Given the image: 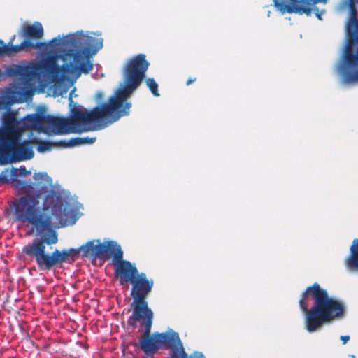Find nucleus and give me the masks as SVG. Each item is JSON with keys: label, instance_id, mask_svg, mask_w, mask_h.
Masks as SVG:
<instances>
[{"label": "nucleus", "instance_id": "nucleus-5", "mask_svg": "<svg viewBox=\"0 0 358 358\" xmlns=\"http://www.w3.org/2000/svg\"><path fill=\"white\" fill-rule=\"evenodd\" d=\"M124 82L125 86L119 88L115 95L108 99V103L90 110L94 122V125L89 129L90 131L104 128L106 126V123H103L105 119H107L110 123H113L120 117L129 115L131 104L127 101V99L138 85H134L129 80H124Z\"/></svg>", "mask_w": 358, "mask_h": 358}, {"label": "nucleus", "instance_id": "nucleus-30", "mask_svg": "<svg viewBox=\"0 0 358 358\" xmlns=\"http://www.w3.org/2000/svg\"><path fill=\"white\" fill-rule=\"evenodd\" d=\"M357 2H358V0H357Z\"/></svg>", "mask_w": 358, "mask_h": 358}, {"label": "nucleus", "instance_id": "nucleus-8", "mask_svg": "<svg viewBox=\"0 0 358 358\" xmlns=\"http://www.w3.org/2000/svg\"><path fill=\"white\" fill-rule=\"evenodd\" d=\"M131 296L133 299L131 306L133 312L131 315L136 320L145 315L153 314L152 310L148 307L146 301L147 297L151 292L154 281L148 279L145 273H139L131 282Z\"/></svg>", "mask_w": 358, "mask_h": 358}, {"label": "nucleus", "instance_id": "nucleus-24", "mask_svg": "<svg viewBox=\"0 0 358 358\" xmlns=\"http://www.w3.org/2000/svg\"><path fill=\"white\" fill-rule=\"evenodd\" d=\"M19 171H20V176H27L31 173V172L29 171H28L26 169V167L24 166H20L19 169Z\"/></svg>", "mask_w": 358, "mask_h": 358}, {"label": "nucleus", "instance_id": "nucleus-2", "mask_svg": "<svg viewBox=\"0 0 358 358\" xmlns=\"http://www.w3.org/2000/svg\"><path fill=\"white\" fill-rule=\"evenodd\" d=\"M39 203V194H26L13 201L10 208L17 221L31 224L39 234L48 232L47 236L35 238L26 245L22 252L35 259L40 270L50 271L64 262L74 261L79 250L71 248L55 249L51 253L45 252L46 245H51L58 242V234L52 229V216L43 213Z\"/></svg>", "mask_w": 358, "mask_h": 358}, {"label": "nucleus", "instance_id": "nucleus-16", "mask_svg": "<svg viewBox=\"0 0 358 358\" xmlns=\"http://www.w3.org/2000/svg\"><path fill=\"white\" fill-rule=\"evenodd\" d=\"M22 36L24 40L31 41V39H40L43 36V28L40 22H34L31 25H26L22 28Z\"/></svg>", "mask_w": 358, "mask_h": 358}, {"label": "nucleus", "instance_id": "nucleus-26", "mask_svg": "<svg viewBox=\"0 0 358 358\" xmlns=\"http://www.w3.org/2000/svg\"><path fill=\"white\" fill-rule=\"evenodd\" d=\"M0 182H8L7 176L3 173H1L0 174Z\"/></svg>", "mask_w": 358, "mask_h": 358}, {"label": "nucleus", "instance_id": "nucleus-15", "mask_svg": "<svg viewBox=\"0 0 358 358\" xmlns=\"http://www.w3.org/2000/svg\"><path fill=\"white\" fill-rule=\"evenodd\" d=\"M344 264L349 271H358V238L353 240Z\"/></svg>", "mask_w": 358, "mask_h": 358}, {"label": "nucleus", "instance_id": "nucleus-19", "mask_svg": "<svg viewBox=\"0 0 358 358\" xmlns=\"http://www.w3.org/2000/svg\"><path fill=\"white\" fill-rule=\"evenodd\" d=\"M96 137H76L72 138L69 141H60L58 144L64 148L67 147H74L77 145H84V144H92L96 141Z\"/></svg>", "mask_w": 358, "mask_h": 358}, {"label": "nucleus", "instance_id": "nucleus-1", "mask_svg": "<svg viewBox=\"0 0 358 358\" xmlns=\"http://www.w3.org/2000/svg\"><path fill=\"white\" fill-rule=\"evenodd\" d=\"M103 41L101 37L85 34L83 31L70 34L63 39L55 37L48 43L52 48L62 44L75 49L69 50L62 58L64 62L69 59V63L59 66L56 56H48L38 62L10 65L5 73L9 77L17 78L26 85L34 78L45 76H50L54 81H64L70 78L76 80L81 73L87 74L92 70L90 58L103 48ZM45 43L41 48L48 46Z\"/></svg>", "mask_w": 358, "mask_h": 358}, {"label": "nucleus", "instance_id": "nucleus-25", "mask_svg": "<svg viewBox=\"0 0 358 358\" xmlns=\"http://www.w3.org/2000/svg\"><path fill=\"white\" fill-rule=\"evenodd\" d=\"M340 339L342 341L343 344H345L350 340V336L347 335L341 336Z\"/></svg>", "mask_w": 358, "mask_h": 358}, {"label": "nucleus", "instance_id": "nucleus-4", "mask_svg": "<svg viewBox=\"0 0 358 358\" xmlns=\"http://www.w3.org/2000/svg\"><path fill=\"white\" fill-rule=\"evenodd\" d=\"M79 250L86 257L104 260L112 258L115 276L119 279L122 285L130 282L139 273L135 264L123 259L121 247L115 241H106L101 243L99 239H94L82 245Z\"/></svg>", "mask_w": 358, "mask_h": 358}, {"label": "nucleus", "instance_id": "nucleus-3", "mask_svg": "<svg viewBox=\"0 0 358 358\" xmlns=\"http://www.w3.org/2000/svg\"><path fill=\"white\" fill-rule=\"evenodd\" d=\"M299 303L306 313V327L309 332H314L324 324L343 317L345 311L343 304L329 296L327 291L317 282L306 289Z\"/></svg>", "mask_w": 358, "mask_h": 358}, {"label": "nucleus", "instance_id": "nucleus-29", "mask_svg": "<svg viewBox=\"0 0 358 358\" xmlns=\"http://www.w3.org/2000/svg\"><path fill=\"white\" fill-rule=\"evenodd\" d=\"M8 119H9V120H13V117L10 116V117H8Z\"/></svg>", "mask_w": 358, "mask_h": 358}, {"label": "nucleus", "instance_id": "nucleus-10", "mask_svg": "<svg viewBox=\"0 0 358 358\" xmlns=\"http://www.w3.org/2000/svg\"><path fill=\"white\" fill-rule=\"evenodd\" d=\"M156 336L158 337L159 348L162 346L166 350H170L166 358H206L201 352L194 351L189 355L187 353L179 334L173 329L162 333L156 332Z\"/></svg>", "mask_w": 358, "mask_h": 358}, {"label": "nucleus", "instance_id": "nucleus-7", "mask_svg": "<svg viewBox=\"0 0 358 358\" xmlns=\"http://www.w3.org/2000/svg\"><path fill=\"white\" fill-rule=\"evenodd\" d=\"M71 112V119L45 115L43 128L55 134H66L90 131L89 129L94 125L90 110L75 108Z\"/></svg>", "mask_w": 358, "mask_h": 358}, {"label": "nucleus", "instance_id": "nucleus-22", "mask_svg": "<svg viewBox=\"0 0 358 358\" xmlns=\"http://www.w3.org/2000/svg\"><path fill=\"white\" fill-rule=\"evenodd\" d=\"M58 143L59 142L52 143L47 141H40L37 147V150L39 152H44L45 151L50 150L53 145L61 146L59 144H58Z\"/></svg>", "mask_w": 358, "mask_h": 358}, {"label": "nucleus", "instance_id": "nucleus-17", "mask_svg": "<svg viewBox=\"0 0 358 358\" xmlns=\"http://www.w3.org/2000/svg\"><path fill=\"white\" fill-rule=\"evenodd\" d=\"M346 61L349 65L355 66L358 65V54L348 53ZM344 80L348 83L358 82V71H346L344 73Z\"/></svg>", "mask_w": 358, "mask_h": 358}, {"label": "nucleus", "instance_id": "nucleus-20", "mask_svg": "<svg viewBox=\"0 0 358 358\" xmlns=\"http://www.w3.org/2000/svg\"><path fill=\"white\" fill-rule=\"evenodd\" d=\"M44 116L45 115L43 114H31L27 115L25 117V120L27 122L30 124L31 126H38L43 127Z\"/></svg>", "mask_w": 358, "mask_h": 358}, {"label": "nucleus", "instance_id": "nucleus-21", "mask_svg": "<svg viewBox=\"0 0 358 358\" xmlns=\"http://www.w3.org/2000/svg\"><path fill=\"white\" fill-rule=\"evenodd\" d=\"M34 178L37 182L38 185H41L43 184L49 186L52 185V178L45 172L35 173Z\"/></svg>", "mask_w": 358, "mask_h": 358}, {"label": "nucleus", "instance_id": "nucleus-18", "mask_svg": "<svg viewBox=\"0 0 358 358\" xmlns=\"http://www.w3.org/2000/svg\"><path fill=\"white\" fill-rule=\"evenodd\" d=\"M356 10H352V16L349 20L347 31L350 42H354L358 40V20L356 17Z\"/></svg>", "mask_w": 358, "mask_h": 358}, {"label": "nucleus", "instance_id": "nucleus-27", "mask_svg": "<svg viewBox=\"0 0 358 358\" xmlns=\"http://www.w3.org/2000/svg\"><path fill=\"white\" fill-rule=\"evenodd\" d=\"M196 80V78H189L187 82H186V85H191L192 83H193L194 82H195Z\"/></svg>", "mask_w": 358, "mask_h": 358}, {"label": "nucleus", "instance_id": "nucleus-11", "mask_svg": "<svg viewBox=\"0 0 358 358\" xmlns=\"http://www.w3.org/2000/svg\"><path fill=\"white\" fill-rule=\"evenodd\" d=\"M326 2L327 0H273L274 6L282 14L295 13L309 15L313 10L320 20H322L321 15L324 12L320 13L318 8H311L310 6L317 3Z\"/></svg>", "mask_w": 358, "mask_h": 358}, {"label": "nucleus", "instance_id": "nucleus-13", "mask_svg": "<svg viewBox=\"0 0 358 358\" xmlns=\"http://www.w3.org/2000/svg\"><path fill=\"white\" fill-rule=\"evenodd\" d=\"M149 62L144 54H138L131 58L124 68V80L131 82L134 85H140L145 77Z\"/></svg>", "mask_w": 358, "mask_h": 358}, {"label": "nucleus", "instance_id": "nucleus-6", "mask_svg": "<svg viewBox=\"0 0 358 358\" xmlns=\"http://www.w3.org/2000/svg\"><path fill=\"white\" fill-rule=\"evenodd\" d=\"M20 134L11 127L0 129V163L7 164L29 160L34 152L31 143L20 141Z\"/></svg>", "mask_w": 358, "mask_h": 358}, {"label": "nucleus", "instance_id": "nucleus-12", "mask_svg": "<svg viewBox=\"0 0 358 358\" xmlns=\"http://www.w3.org/2000/svg\"><path fill=\"white\" fill-rule=\"evenodd\" d=\"M43 210H50L52 215L57 220V223L61 227L67 225L70 210L64 206L61 196L54 189L48 192L44 198Z\"/></svg>", "mask_w": 358, "mask_h": 358}, {"label": "nucleus", "instance_id": "nucleus-23", "mask_svg": "<svg viewBox=\"0 0 358 358\" xmlns=\"http://www.w3.org/2000/svg\"><path fill=\"white\" fill-rule=\"evenodd\" d=\"M146 84L155 96H159L158 85L154 78H149L146 80Z\"/></svg>", "mask_w": 358, "mask_h": 358}, {"label": "nucleus", "instance_id": "nucleus-28", "mask_svg": "<svg viewBox=\"0 0 358 358\" xmlns=\"http://www.w3.org/2000/svg\"><path fill=\"white\" fill-rule=\"evenodd\" d=\"M97 96H98V98H100V97L102 96V94H101V93H99V94H97Z\"/></svg>", "mask_w": 358, "mask_h": 358}, {"label": "nucleus", "instance_id": "nucleus-14", "mask_svg": "<svg viewBox=\"0 0 358 358\" xmlns=\"http://www.w3.org/2000/svg\"><path fill=\"white\" fill-rule=\"evenodd\" d=\"M46 45L45 42L31 43L28 40H24L20 45H13L10 41L8 44H5L3 41L0 39V57L11 56L22 50L28 51L30 49H37Z\"/></svg>", "mask_w": 358, "mask_h": 358}, {"label": "nucleus", "instance_id": "nucleus-9", "mask_svg": "<svg viewBox=\"0 0 358 358\" xmlns=\"http://www.w3.org/2000/svg\"><path fill=\"white\" fill-rule=\"evenodd\" d=\"M153 317L154 314L145 315L137 320L133 317H129L127 320L128 325L132 327L133 329L136 327L138 322L144 327L143 335L139 338L138 342H134L133 345L139 346L147 357H153L159 349L156 332L151 335Z\"/></svg>", "mask_w": 358, "mask_h": 358}]
</instances>
